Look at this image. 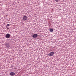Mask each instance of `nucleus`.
I'll return each instance as SVG.
<instances>
[{
  "instance_id": "6",
  "label": "nucleus",
  "mask_w": 76,
  "mask_h": 76,
  "mask_svg": "<svg viewBox=\"0 0 76 76\" xmlns=\"http://www.w3.org/2000/svg\"><path fill=\"white\" fill-rule=\"evenodd\" d=\"M10 76H14L15 75V73L13 72H11L10 73Z\"/></svg>"
},
{
  "instance_id": "11",
  "label": "nucleus",
  "mask_w": 76,
  "mask_h": 76,
  "mask_svg": "<svg viewBox=\"0 0 76 76\" xmlns=\"http://www.w3.org/2000/svg\"><path fill=\"white\" fill-rule=\"evenodd\" d=\"M6 28H7V27L6 26Z\"/></svg>"
},
{
  "instance_id": "1",
  "label": "nucleus",
  "mask_w": 76,
  "mask_h": 76,
  "mask_svg": "<svg viewBox=\"0 0 76 76\" xmlns=\"http://www.w3.org/2000/svg\"><path fill=\"white\" fill-rule=\"evenodd\" d=\"M6 48H10V44L8 43H6L4 44Z\"/></svg>"
},
{
  "instance_id": "3",
  "label": "nucleus",
  "mask_w": 76,
  "mask_h": 76,
  "mask_svg": "<svg viewBox=\"0 0 76 76\" xmlns=\"http://www.w3.org/2000/svg\"><path fill=\"white\" fill-rule=\"evenodd\" d=\"M10 37V34L7 33L5 36V38H9Z\"/></svg>"
},
{
  "instance_id": "12",
  "label": "nucleus",
  "mask_w": 76,
  "mask_h": 76,
  "mask_svg": "<svg viewBox=\"0 0 76 76\" xmlns=\"http://www.w3.org/2000/svg\"><path fill=\"white\" fill-rule=\"evenodd\" d=\"M0 69H1V68L0 67Z\"/></svg>"
},
{
  "instance_id": "8",
  "label": "nucleus",
  "mask_w": 76,
  "mask_h": 76,
  "mask_svg": "<svg viewBox=\"0 0 76 76\" xmlns=\"http://www.w3.org/2000/svg\"><path fill=\"white\" fill-rule=\"evenodd\" d=\"M55 1L56 2H58V1H60V0H55Z\"/></svg>"
},
{
  "instance_id": "2",
  "label": "nucleus",
  "mask_w": 76,
  "mask_h": 76,
  "mask_svg": "<svg viewBox=\"0 0 76 76\" xmlns=\"http://www.w3.org/2000/svg\"><path fill=\"white\" fill-rule=\"evenodd\" d=\"M27 16H26L25 15H23V17L22 20L24 21H25V20H27Z\"/></svg>"
},
{
  "instance_id": "4",
  "label": "nucleus",
  "mask_w": 76,
  "mask_h": 76,
  "mask_svg": "<svg viewBox=\"0 0 76 76\" xmlns=\"http://www.w3.org/2000/svg\"><path fill=\"white\" fill-rule=\"evenodd\" d=\"M54 54V52H52L49 53L48 54L49 56H53Z\"/></svg>"
},
{
  "instance_id": "7",
  "label": "nucleus",
  "mask_w": 76,
  "mask_h": 76,
  "mask_svg": "<svg viewBox=\"0 0 76 76\" xmlns=\"http://www.w3.org/2000/svg\"><path fill=\"white\" fill-rule=\"evenodd\" d=\"M50 31L52 32H53V28H50Z\"/></svg>"
},
{
  "instance_id": "10",
  "label": "nucleus",
  "mask_w": 76,
  "mask_h": 76,
  "mask_svg": "<svg viewBox=\"0 0 76 76\" xmlns=\"http://www.w3.org/2000/svg\"><path fill=\"white\" fill-rule=\"evenodd\" d=\"M9 29V28L8 27L7 28V29Z\"/></svg>"
},
{
  "instance_id": "5",
  "label": "nucleus",
  "mask_w": 76,
  "mask_h": 76,
  "mask_svg": "<svg viewBox=\"0 0 76 76\" xmlns=\"http://www.w3.org/2000/svg\"><path fill=\"white\" fill-rule=\"evenodd\" d=\"M38 37V34H34L33 35L32 37L34 38H37Z\"/></svg>"
},
{
  "instance_id": "9",
  "label": "nucleus",
  "mask_w": 76,
  "mask_h": 76,
  "mask_svg": "<svg viewBox=\"0 0 76 76\" xmlns=\"http://www.w3.org/2000/svg\"><path fill=\"white\" fill-rule=\"evenodd\" d=\"M7 26H10V24H8L7 25Z\"/></svg>"
}]
</instances>
